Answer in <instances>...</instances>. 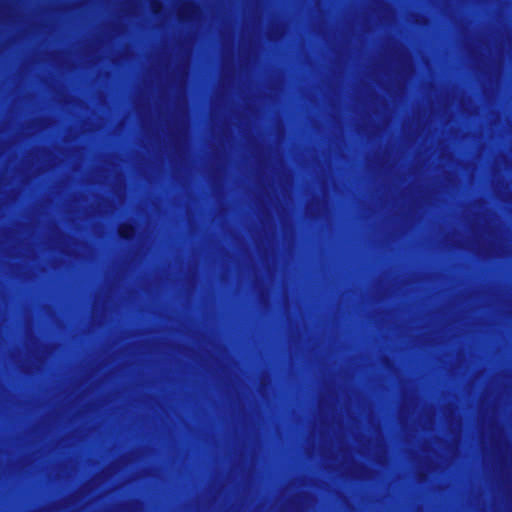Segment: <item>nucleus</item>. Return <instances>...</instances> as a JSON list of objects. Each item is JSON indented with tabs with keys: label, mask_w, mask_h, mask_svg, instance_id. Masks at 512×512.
Instances as JSON below:
<instances>
[{
	"label": "nucleus",
	"mask_w": 512,
	"mask_h": 512,
	"mask_svg": "<svg viewBox=\"0 0 512 512\" xmlns=\"http://www.w3.org/2000/svg\"><path fill=\"white\" fill-rule=\"evenodd\" d=\"M118 235L122 240L130 241L136 235V228L131 223H123L119 227Z\"/></svg>",
	"instance_id": "f257e3e1"
},
{
	"label": "nucleus",
	"mask_w": 512,
	"mask_h": 512,
	"mask_svg": "<svg viewBox=\"0 0 512 512\" xmlns=\"http://www.w3.org/2000/svg\"><path fill=\"white\" fill-rule=\"evenodd\" d=\"M188 11L189 9H187L186 7L181 8L179 11V17L183 18L188 13Z\"/></svg>",
	"instance_id": "7ed1b4c3"
},
{
	"label": "nucleus",
	"mask_w": 512,
	"mask_h": 512,
	"mask_svg": "<svg viewBox=\"0 0 512 512\" xmlns=\"http://www.w3.org/2000/svg\"><path fill=\"white\" fill-rule=\"evenodd\" d=\"M160 8H161V4L159 2H154L152 4V12L154 14H158Z\"/></svg>",
	"instance_id": "f03ea898"
}]
</instances>
